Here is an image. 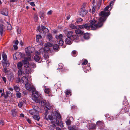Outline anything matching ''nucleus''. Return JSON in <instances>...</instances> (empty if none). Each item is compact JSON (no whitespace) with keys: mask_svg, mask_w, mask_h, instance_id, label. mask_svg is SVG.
I'll list each match as a JSON object with an SVG mask.
<instances>
[{"mask_svg":"<svg viewBox=\"0 0 130 130\" xmlns=\"http://www.w3.org/2000/svg\"><path fill=\"white\" fill-rule=\"evenodd\" d=\"M95 11V9L94 7H93L92 8V13H93Z\"/></svg>","mask_w":130,"mask_h":130,"instance_id":"nucleus-52","label":"nucleus"},{"mask_svg":"<svg viewBox=\"0 0 130 130\" xmlns=\"http://www.w3.org/2000/svg\"><path fill=\"white\" fill-rule=\"evenodd\" d=\"M2 57L3 59V60L5 61L4 63L6 64H8V63H7V56L4 53H3L2 54Z\"/></svg>","mask_w":130,"mask_h":130,"instance_id":"nucleus-16","label":"nucleus"},{"mask_svg":"<svg viewBox=\"0 0 130 130\" xmlns=\"http://www.w3.org/2000/svg\"><path fill=\"white\" fill-rule=\"evenodd\" d=\"M29 70L26 69V70L25 71V72L26 74H28L29 73Z\"/></svg>","mask_w":130,"mask_h":130,"instance_id":"nucleus-61","label":"nucleus"},{"mask_svg":"<svg viewBox=\"0 0 130 130\" xmlns=\"http://www.w3.org/2000/svg\"><path fill=\"white\" fill-rule=\"evenodd\" d=\"M6 94L9 96H11L12 95V93L9 91H6Z\"/></svg>","mask_w":130,"mask_h":130,"instance_id":"nucleus-43","label":"nucleus"},{"mask_svg":"<svg viewBox=\"0 0 130 130\" xmlns=\"http://www.w3.org/2000/svg\"><path fill=\"white\" fill-rule=\"evenodd\" d=\"M33 97L32 98L33 100L36 103H38L40 101V98L41 96V94L36 91H34L32 92Z\"/></svg>","mask_w":130,"mask_h":130,"instance_id":"nucleus-4","label":"nucleus"},{"mask_svg":"<svg viewBox=\"0 0 130 130\" xmlns=\"http://www.w3.org/2000/svg\"><path fill=\"white\" fill-rule=\"evenodd\" d=\"M11 112L12 113V115L13 117H15L17 116V113L16 111H15L14 110H11Z\"/></svg>","mask_w":130,"mask_h":130,"instance_id":"nucleus-32","label":"nucleus"},{"mask_svg":"<svg viewBox=\"0 0 130 130\" xmlns=\"http://www.w3.org/2000/svg\"><path fill=\"white\" fill-rule=\"evenodd\" d=\"M43 56L45 59H46L49 58L48 54L47 53H45Z\"/></svg>","mask_w":130,"mask_h":130,"instance_id":"nucleus-41","label":"nucleus"},{"mask_svg":"<svg viewBox=\"0 0 130 130\" xmlns=\"http://www.w3.org/2000/svg\"><path fill=\"white\" fill-rule=\"evenodd\" d=\"M69 26L70 28L72 29H76L77 28V27L76 26L72 24H70L69 25Z\"/></svg>","mask_w":130,"mask_h":130,"instance_id":"nucleus-33","label":"nucleus"},{"mask_svg":"<svg viewBox=\"0 0 130 130\" xmlns=\"http://www.w3.org/2000/svg\"><path fill=\"white\" fill-rule=\"evenodd\" d=\"M2 79L4 81L5 83H6V78L5 77H2Z\"/></svg>","mask_w":130,"mask_h":130,"instance_id":"nucleus-50","label":"nucleus"},{"mask_svg":"<svg viewBox=\"0 0 130 130\" xmlns=\"http://www.w3.org/2000/svg\"><path fill=\"white\" fill-rule=\"evenodd\" d=\"M88 12V11L85 10L84 7H83L82 8H81V11L79 12V13L80 15L84 17L86 14Z\"/></svg>","mask_w":130,"mask_h":130,"instance_id":"nucleus-10","label":"nucleus"},{"mask_svg":"<svg viewBox=\"0 0 130 130\" xmlns=\"http://www.w3.org/2000/svg\"><path fill=\"white\" fill-rule=\"evenodd\" d=\"M14 89L16 92H19L20 89L19 87L17 85H14L13 86Z\"/></svg>","mask_w":130,"mask_h":130,"instance_id":"nucleus-27","label":"nucleus"},{"mask_svg":"<svg viewBox=\"0 0 130 130\" xmlns=\"http://www.w3.org/2000/svg\"><path fill=\"white\" fill-rule=\"evenodd\" d=\"M23 64L22 62H19L17 64V67L19 70H21L22 68Z\"/></svg>","mask_w":130,"mask_h":130,"instance_id":"nucleus-18","label":"nucleus"},{"mask_svg":"<svg viewBox=\"0 0 130 130\" xmlns=\"http://www.w3.org/2000/svg\"><path fill=\"white\" fill-rule=\"evenodd\" d=\"M58 41V45L59 46H61L62 45L63 43V41L62 40H59Z\"/></svg>","mask_w":130,"mask_h":130,"instance_id":"nucleus-35","label":"nucleus"},{"mask_svg":"<svg viewBox=\"0 0 130 130\" xmlns=\"http://www.w3.org/2000/svg\"><path fill=\"white\" fill-rule=\"evenodd\" d=\"M8 22L7 24L8 25L7 26V29L8 30H11L12 29V27L11 25L9 24V23L8 24Z\"/></svg>","mask_w":130,"mask_h":130,"instance_id":"nucleus-42","label":"nucleus"},{"mask_svg":"<svg viewBox=\"0 0 130 130\" xmlns=\"http://www.w3.org/2000/svg\"><path fill=\"white\" fill-rule=\"evenodd\" d=\"M31 65L33 68H35L36 67V64L34 63H31Z\"/></svg>","mask_w":130,"mask_h":130,"instance_id":"nucleus-53","label":"nucleus"},{"mask_svg":"<svg viewBox=\"0 0 130 130\" xmlns=\"http://www.w3.org/2000/svg\"><path fill=\"white\" fill-rule=\"evenodd\" d=\"M44 92L45 93L49 94L51 92V90L50 89L46 86L44 87Z\"/></svg>","mask_w":130,"mask_h":130,"instance_id":"nucleus-20","label":"nucleus"},{"mask_svg":"<svg viewBox=\"0 0 130 130\" xmlns=\"http://www.w3.org/2000/svg\"><path fill=\"white\" fill-rule=\"evenodd\" d=\"M38 113V111L35 109L30 110L29 111V113L33 116L37 115Z\"/></svg>","mask_w":130,"mask_h":130,"instance_id":"nucleus-15","label":"nucleus"},{"mask_svg":"<svg viewBox=\"0 0 130 130\" xmlns=\"http://www.w3.org/2000/svg\"><path fill=\"white\" fill-rule=\"evenodd\" d=\"M8 79L9 81H12L14 79L13 73L11 72L8 75Z\"/></svg>","mask_w":130,"mask_h":130,"instance_id":"nucleus-13","label":"nucleus"},{"mask_svg":"<svg viewBox=\"0 0 130 130\" xmlns=\"http://www.w3.org/2000/svg\"><path fill=\"white\" fill-rule=\"evenodd\" d=\"M84 38L86 39H89V34L87 33H85L84 34Z\"/></svg>","mask_w":130,"mask_h":130,"instance_id":"nucleus-37","label":"nucleus"},{"mask_svg":"<svg viewBox=\"0 0 130 130\" xmlns=\"http://www.w3.org/2000/svg\"><path fill=\"white\" fill-rule=\"evenodd\" d=\"M71 121L69 120H67L66 122V123L67 125H70L71 124Z\"/></svg>","mask_w":130,"mask_h":130,"instance_id":"nucleus-46","label":"nucleus"},{"mask_svg":"<svg viewBox=\"0 0 130 130\" xmlns=\"http://www.w3.org/2000/svg\"><path fill=\"white\" fill-rule=\"evenodd\" d=\"M34 19L35 22H37L38 19V16L36 15H35L34 17Z\"/></svg>","mask_w":130,"mask_h":130,"instance_id":"nucleus-51","label":"nucleus"},{"mask_svg":"<svg viewBox=\"0 0 130 130\" xmlns=\"http://www.w3.org/2000/svg\"><path fill=\"white\" fill-rule=\"evenodd\" d=\"M44 14L42 12H40V16L41 19H43L44 18Z\"/></svg>","mask_w":130,"mask_h":130,"instance_id":"nucleus-38","label":"nucleus"},{"mask_svg":"<svg viewBox=\"0 0 130 130\" xmlns=\"http://www.w3.org/2000/svg\"><path fill=\"white\" fill-rule=\"evenodd\" d=\"M16 96L18 98H20L22 97V94L21 93L19 92L16 93Z\"/></svg>","mask_w":130,"mask_h":130,"instance_id":"nucleus-34","label":"nucleus"},{"mask_svg":"<svg viewBox=\"0 0 130 130\" xmlns=\"http://www.w3.org/2000/svg\"><path fill=\"white\" fill-rule=\"evenodd\" d=\"M24 103V102H20L18 103V106L20 108H21L23 104Z\"/></svg>","mask_w":130,"mask_h":130,"instance_id":"nucleus-39","label":"nucleus"},{"mask_svg":"<svg viewBox=\"0 0 130 130\" xmlns=\"http://www.w3.org/2000/svg\"><path fill=\"white\" fill-rule=\"evenodd\" d=\"M88 61L86 60H85L84 62L82 63V64L83 65H86Z\"/></svg>","mask_w":130,"mask_h":130,"instance_id":"nucleus-49","label":"nucleus"},{"mask_svg":"<svg viewBox=\"0 0 130 130\" xmlns=\"http://www.w3.org/2000/svg\"><path fill=\"white\" fill-rule=\"evenodd\" d=\"M52 45L50 42L47 43L45 44L44 46L45 48H47V50L48 51L50 50L49 47L52 46Z\"/></svg>","mask_w":130,"mask_h":130,"instance_id":"nucleus-17","label":"nucleus"},{"mask_svg":"<svg viewBox=\"0 0 130 130\" xmlns=\"http://www.w3.org/2000/svg\"><path fill=\"white\" fill-rule=\"evenodd\" d=\"M41 27L42 28V30L43 32L46 33L48 32V29H47L43 25H42Z\"/></svg>","mask_w":130,"mask_h":130,"instance_id":"nucleus-28","label":"nucleus"},{"mask_svg":"<svg viewBox=\"0 0 130 130\" xmlns=\"http://www.w3.org/2000/svg\"><path fill=\"white\" fill-rule=\"evenodd\" d=\"M89 25L87 24H86L82 25H79L78 27L81 29L85 28L89 29L91 28L92 30H95L103 26L102 24L100 23L99 21H96L95 20L90 21L89 22Z\"/></svg>","mask_w":130,"mask_h":130,"instance_id":"nucleus-1","label":"nucleus"},{"mask_svg":"<svg viewBox=\"0 0 130 130\" xmlns=\"http://www.w3.org/2000/svg\"><path fill=\"white\" fill-rule=\"evenodd\" d=\"M22 82L25 84L27 90H30L31 89V85L30 83H28V80L27 78L25 76H23L22 78Z\"/></svg>","mask_w":130,"mask_h":130,"instance_id":"nucleus-5","label":"nucleus"},{"mask_svg":"<svg viewBox=\"0 0 130 130\" xmlns=\"http://www.w3.org/2000/svg\"><path fill=\"white\" fill-rule=\"evenodd\" d=\"M42 37L40 35H38L36 36V41L37 42H39V40L41 39Z\"/></svg>","mask_w":130,"mask_h":130,"instance_id":"nucleus-36","label":"nucleus"},{"mask_svg":"<svg viewBox=\"0 0 130 130\" xmlns=\"http://www.w3.org/2000/svg\"><path fill=\"white\" fill-rule=\"evenodd\" d=\"M72 53L73 55H75L76 54V51L75 50L73 51H72Z\"/></svg>","mask_w":130,"mask_h":130,"instance_id":"nucleus-54","label":"nucleus"},{"mask_svg":"<svg viewBox=\"0 0 130 130\" xmlns=\"http://www.w3.org/2000/svg\"><path fill=\"white\" fill-rule=\"evenodd\" d=\"M39 104L41 105V106H44L45 104V102L44 101H40H40L38 103Z\"/></svg>","mask_w":130,"mask_h":130,"instance_id":"nucleus-40","label":"nucleus"},{"mask_svg":"<svg viewBox=\"0 0 130 130\" xmlns=\"http://www.w3.org/2000/svg\"><path fill=\"white\" fill-rule=\"evenodd\" d=\"M113 1H111L110 3L109 4V5L110 6H112L113 5Z\"/></svg>","mask_w":130,"mask_h":130,"instance_id":"nucleus-60","label":"nucleus"},{"mask_svg":"<svg viewBox=\"0 0 130 130\" xmlns=\"http://www.w3.org/2000/svg\"><path fill=\"white\" fill-rule=\"evenodd\" d=\"M0 123L2 124V125L4 124V121L3 120H1Z\"/></svg>","mask_w":130,"mask_h":130,"instance_id":"nucleus-63","label":"nucleus"},{"mask_svg":"<svg viewBox=\"0 0 130 130\" xmlns=\"http://www.w3.org/2000/svg\"><path fill=\"white\" fill-rule=\"evenodd\" d=\"M34 119L37 121H39L40 119V117L38 115H36L33 116Z\"/></svg>","mask_w":130,"mask_h":130,"instance_id":"nucleus-30","label":"nucleus"},{"mask_svg":"<svg viewBox=\"0 0 130 130\" xmlns=\"http://www.w3.org/2000/svg\"><path fill=\"white\" fill-rule=\"evenodd\" d=\"M34 59L35 61L40 62L42 61L41 59L38 55H36L34 57Z\"/></svg>","mask_w":130,"mask_h":130,"instance_id":"nucleus-14","label":"nucleus"},{"mask_svg":"<svg viewBox=\"0 0 130 130\" xmlns=\"http://www.w3.org/2000/svg\"><path fill=\"white\" fill-rule=\"evenodd\" d=\"M74 33L72 31H68L67 33V36L68 37L71 38L72 40H77L78 38V36L76 34H74Z\"/></svg>","mask_w":130,"mask_h":130,"instance_id":"nucleus-6","label":"nucleus"},{"mask_svg":"<svg viewBox=\"0 0 130 130\" xmlns=\"http://www.w3.org/2000/svg\"><path fill=\"white\" fill-rule=\"evenodd\" d=\"M23 65L25 67L27 68L29 66V63L28 61L25 60L23 61Z\"/></svg>","mask_w":130,"mask_h":130,"instance_id":"nucleus-25","label":"nucleus"},{"mask_svg":"<svg viewBox=\"0 0 130 130\" xmlns=\"http://www.w3.org/2000/svg\"><path fill=\"white\" fill-rule=\"evenodd\" d=\"M69 128L70 130H75V129L71 126L69 127Z\"/></svg>","mask_w":130,"mask_h":130,"instance_id":"nucleus-57","label":"nucleus"},{"mask_svg":"<svg viewBox=\"0 0 130 130\" xmlns=\"http://www.w3.org/2000/svg\"><path fill=\"white\" fill-rule=\"evenodd\" d=\"M72 39L68 37L66 38L65 40V42L66 44H71V40Z\"/></svg>","mask_w":130,"mask_h":130,"instance_id":"nucleus-22","label":"nucleus"},{"mask_svg":"<svg viewBox=\"0 0 130 130\" xmlns=\"http://www.w3.org/2000/svg\"><path fill=\"white\" fill-rule=\"evenodd\" d=\"M52 10H50L48 11L47 13V14L48 15H50L52 13Z\"/></svg>","mask_w":130,"mask_h":130,"instance_id":"nucleus-58","label":"nucleus"},{"mask_svg":"<svg viewBox=\"0 0 130 130\" xmlns=\"http://www.w3.org/2000/svg\"><path fill=\"white\" fill-rule=\"evenodd\" d=\"M47 38L51 42L52 41V35L50 34H48L47 35Z\"/></svg>","mask_w":130,"mask_h":130,"instance_id":"nucleus-26","label":"nucleus"},{"mask_svg":"<svg viewBox=\"0 0 130 130\" xmlns=\"http://www.w3.org/2000/svg\"><path fill=\"white\" fill-rule=\"evenodd\" d=\"M18 43L19 41L18 40H16L15 42V44L13 45V47L15 50H17L18 49V47L17 45L18 44Z\"/></svg>","mask_w":130,"mask_h":130,"instance_id":"nucleus-31","label":"nucleus"},{"mask_svg":"<svg viewBox=\"0 0 130 130\" xmlns=\"http://www.w3.org/2000/svg\"><path fill=\"white\" fill-rule=\"evenodd\" d=\"M44 106V109L45 112L44 113L45 117L44 119L48 120V119L47 117V116L48 114V111L50 110L51 109V105L49 103H46L45 104Z\"/></svg>","mask_w":130,"mask_h":130,"instance_id":"nucleus-7","label":"nucleus"},{"mask_svg":"<svg viewBox=\"0 0 130 130\" xmlns=\"http://www.w3.org/2000/svg\"><path fill=\"white\" fill-rule=\"evenodd\" d=\"M21 70H19L18 72V75L19 76H21L22 74V72Z\"/></svg>","mask_w":130,"mask_h":130,"instance_id":"nucleus-44","label":"nucleus"},{"mask_svg":"<svg viewBox=\"0 0 130 130\" xmlns=\"http://www.w3.org/2000/svg\"><path fill=\"white\" fill-rule=\"evenodd\" d=\"M24 56V54L21 53L17 52L14 54V58L16 60L21 59Z\"/></svg>","mask_w":130,"mask_h":130,"instance_id":"nucleus-8","label":"nucleus"},{"mask_svg":"<svg viewBox=\"0 0 130 130\" xmlns=\"http://www.w3.org/2000/svg\"><path fill=\"white\" fill-rule=\"evenodd\" d=\"M21 81V80L19 78H18L16 80V82L17 83H18Z\"/></svg>","mask_w":130,"mask_h":130,"instance_id":"nucleus-55","label":"nucleus"},{"mask_svg":"<svg viewBox=\"0 0 130 130\" xmlns=\"http://www.w3.org/2000/svg\"><path fill=\"white\" fill-rule=\"evenodd\" d=\"M63 35L61 34H60L59 35H56L55 36L56 38L58 40V41L59 40H62Z\"/></svg>","mask_w":130,"mask_h":130,"instance_id":"nucleus-24","label":"nucleus"},{"mask_svg":"<svg viewBox=\"0 0 130 130\" xmlns=\"http://www.w3.org/2000/svg\"><path fill=\"white\" fill-rule=\"evenodd\" d=\"M61 118V117L59 113L58 112L55 111L54 113L51 114V116L49 115L48 116V119L51 121V123H55L57 126H58L59 123L60 124L61 123H59L58 120H57L58 118V119H60Z\"/></svg>","mask_w":130,"mask_h":130,"instance_id":"nucleus-3","label":"nucleus"},{"mask_svg":"<svg viewBox=\"0 0 130 130\" xmlns=\"http://www.w3.org/2000/svg\"><path fill=\"white\" fill-rule=\"evenodd\" d=\"M75 32L76 34L79 35H83L84 34V31H83L81 30L79 28H77L75 30Z\"/></svg>","mask_w":130,"mask_h":130,"instance_id":"nucleus-12","label":"nucleus"},{"mask_svg":"<svg viewBox=\"0 0 130 130\" xmlns=\"http://www.w3.org/2000/svg\"><path fill=\"white\" fill-rule=\"evenodd\" d=\"M30 4L32 6H35V4L33 2H32L30 3Z\"/></svg>","mask_w":130,"mask_h":130,"instance_id":"nucleus-56","label":"nucleus"},{"mask_svg":"<svg viewBox=\"0 0 130 130\" xmlns=\"http://www.w3.org/2000/svg\"><path fill=\"white\" fill-rule=\"evenodd\" d=\"M96 128V127H95V125H93L92 127H91V128L93 129H95Z\"/></svg>","mask_w":130,"mask_h":130,"instance_id":"nucleus-62","label":"nucleus"},{"mask_svg":"<svg viewBox=\"0 0 130 130\" xmlns=\"http://www.w3.org/2000/svg\"><path fill=\"white\" fill-rule=\"evenodd\" d=\"M1 13L2 14L7 15L8 14V11L7 9H4L1 12Z\"/></svg>","mask_w":130,"mask_h":130,"instance_id":"nucleus-23","label":"nucleus"},{"mask_svg":"<svg viewBox=\"0 0 130 130\" xmlns=\"http://www.w3.org/2000/svg\"><path fill=\"white\" fill-rule=\"evenodd\" d=\"M3 71L5 73H7L8 72V71L6 68L4 67L3 68Z\"/></svg>","mask_w":130,"mask_h":130,"instance_id":"nucleus-47","label":"nucleus"},{"mask_svg":"<svg viewBox=\"0 0 130 130\" xmlns=\"http://www.w3.org/2000/svg\"><path fill=\"white\" fill-rule=\"evenodd\" d=\"M51 123L52 125H49L48 127L50 130H54L56 125L55 123Z\"/></svg>","mask_w":130,"mask_h":130,"instance_id":"nucleus-19","label":"nucleus"},{"mask_svg":"<svg viewBox=\"0 0 130 130\" xmlns=\"http://www.w3.org/2000/svg\"><path fill=\"white\" fill-rule=\"evenodd\" d=\"M109 7V6H107L104 8L103 10L101 11L99 14L100 17L98 21L100 23L102 24V26L109 15V13L107 11Z\"/></svg>","mask_w":130,"mask_h":130,"instance_id":"nucleus-2","label":"nucleus"},{"mask_svg":"<svg viewBox=\"0 0 130 130\" xmlns=\"http://www.w3.org/2000/svg\"><path fill=\"white\" fill-rule=\"evenodd\" d=\"M25 51L27 53L30 54L35 51V48L33 47H28L25 49Z\"/></svg>","mask_w":130,"mask_h":130,"instance_id":"nucleus-9","label":"nucleus"},{"mask_svg":"<svg viewBox=\"0 0 130 130\" xmlns=\"http://www.w3.org/2000/svg\"><path fill=\"white\" fill-rule=\"evenodd\" d=\"M8 90L11 91H12L13 90V88L11 87H9L8 88Z\"/></svg>","mask_w":130,"mask_h":130,"instance_id":"nucleus-64","label":"nucleus"},{"mask_svg":"<svg viewBox=\"0 0 130 130\" xmlns=\"http://www.w3.org/2000/svg\"><path fill=\"white\" fill-rule=\"evenodd\" d=\"M63 65L61 63L59 64V68L57 69V72H58V71H61V72L66 71L67 70V69H65L64 68L62 67Z\"/></svg>","mask_w":130,"mask_h":130,"instance_id":"nucleus-11","label":"nucleus"},{"mask_svg":"<svg viewBox=\"0 0 130 130\" xmlns=\"http://www.w3.org/2000/svg\"><path fill=\"white\" fill-rule=\"evenodd\" d=\"M83 21V20L80 18H78L76 20V22L77 23H79Z\"/></svg>","mask_w":130,"mask_h":130,"instance_id":"nucleus-45","label":"nucleus"},{"mask_svg":"<svg viewBox=\"0 0 130 130\" xmlns=\"http://www.w3.org/2000/svg\"><path fill=\"white\" fill-rule=\"evenodd\" d=\"M27 121L28 122L29 124H30L31 123V121L29 119H27Z\"/></svg>","mask_w":130,"mask_h":130,"instance_id":"nucleus-59","label":"nucleus"},{"mask_svg":"<svg viewBox=\"0 0 130 130\" xmlns=\"http://www.w3.org/2000/svg\"><path fill=\"white\" fill-rule=\"evenodd\" d=\"M65 93L67 95H68L71 93V92L70 90H66L65 91Z\"/></svg>","mask_w":130,"mask_h":130,"instance_id":"nucleus-48","label":"nucleus"},{"mask_svg":"<svg viewBox=\"0 0 130 130\" xmlns=\"http://www.w3.org/2000/svg\"><path fill=\"white\" fill-rule=\"evenodd\" d=\"M5 29V27L4 25L2 24L0 25V34L1 36H2L4 30Z\"/></svg>","mask_w":130,"mask_h":130,"instance_id":"nucleus-21","label":"nucleus"},{"mask_svg":"<svg viewBox=\"0 0 130 130\" xmlns=\"http://www.w3.org/2000/svg\"><path fill=\"white\" fill-rule=\"evenodd\" d=\"M59 46L57 44H54L53 46V48L54 50L55 51H58L59 50Z\"/></svg>","mask_w":130,"mask_h":130,"instance_id":"nucleus-29","label":"nucleus"}]
</instances>
